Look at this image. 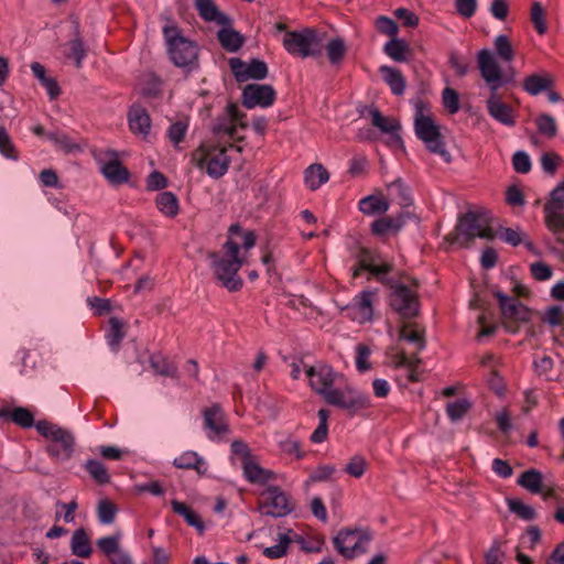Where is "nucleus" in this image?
Masks as SVG:
<instances>
[{"instance_id": "nucleus-1", "label": "nucleus", "mask_w": 564, "mask_h": 564, "mask_svg": "<svg viewBox=\"0 0 564 564\" xmlns=\"http://www.w3.org/2000/svg\"><path fill=\"white\" fill-rule=\"evenodd\" d=\"M254 245L256 236L252 231H245L239 226L232 225L223 246V253H212L209 256L215 278L228 291L235 292L242 286V280L238 272L247 262V254Z\"/></svg>"}, {"instance_id": "nucleus-2", "label": "nucleus", "mask_w": 564, "mask_h": 564, "mask_svg": "<svg viewBox=\"0 0 564 564\" xmlns=\"http://www.w3.org/2000/svg\"><path fill=\"white\" fill-rule=\"evenodd\" d=\"M311 388L330 405L356 412L368 408L370 399L358 389L347 386L344 389L333 388L337 373L325 364H317L306 369Z\"/></svg>"}, {"instance_id": "nucleus-3", "label": "nucleus", "mask_w": 564, "mask_h": 564, "mask_svg": "<svg viewBox=\"0 0 564 564\" xmlns=\"http://www.w3.org/2000/svg\"><path fill=\"white\" fill-rule=\"evenodd\" d=\"M477 64L482 79L490 89V95L486 101L489 116L503 126L513 127L516 124L514 110L503 102L498 95V89L506 85L508 80L494 52L487 48L480 50L477 54Z\"/></svg>"}, {"instance_id": "nucleus-4", "label": "nucleus", "mask_w": 564, "mask_h": 564, "mask_svg": "<svg viewBox=\"0 0 564 564\" xmlns=\"http://www.w3.org/2000/svg\"><path fill=\"white\" fill-rule=\"evenodd\" d=\"M475 238L492 240L495 232L490 226L489 213L485 209L467 212L458 218L453 241L468 247Z\"/></svg>"}, {"instance_id": "nucleus-5", "label": "nucleus", "mask_w": 564, "mask_h": 564, "mask_svg": "<svg viewBox=\"0 0 564 564\" xmlns=\"http://www.w3.org/2000/svg\"><path fill=\"white\" fill-rule=\"evenodd\" d=\"M414 105V128L417 138L425 143L431 152L438 154L444 162H451L452 156L446 150L445 144L442 141L440 129L429 115L426 106L421 100L415 101Z\"/></svg>"}, {"instance_id": "nucleus-6", "label": "nucleus", "mask_w": 564, "mask_h": 564, "mask_svg": "<svg viewBox=\"0 0 564 564\" xmlns=\"http://www.w3.org/2000/svg\"><path fill=\"white\" fill-rule=\"evenodd\" d=\"M35 427L42 436L50 441L46 452L52 458L64 463L72 457L75 440L69 431L47 421H39Z\"/></svg>"}, {"instance_id": "nucleus-7", "label": "nucleus", "mask_w": 564, "mask_h": 564, "mask_svg": "<svg viewBox=\"0 0 564 564\" xmlns=\"http://www.w3.org/2000/svg\"><path fill=\"white\" fill-rule=\"evenodd\" d=\"M284 50L301 58L318 57L322 54L323 39L311 28L299 31H286L282 39Z\"/></svg>"}, {"instance_id": "nucleus-8", "label": "nucleus", "mask_w": 564, "mask_h": 564, "mask_svg": "<svg viewBox=\"0 0 564 564\" xmlns=\"http://www.w3.org/2000/svg\"><path fill=\"white\" fill-rule=\"evenodd\" d=\"M167 52L172 62L178 67L192 65L197 58V46L178 34L175 26L163 29Z\"/></svg>"}, {"instance_id": "nucleus-9", "label": "nucleus", "mask_w": 564, "mask_h": 564, "mask_svg": "<svg viewBox=\"0 0 564 564\" xmlns=\"http://www.w3.org/2000/svg\"><path fill=\"white\" fill-rule=\"evenodd\" d=\"M495 296L500 304L503 327L509 333H518L520 326L530 321V311L517 299L505 295L501 292H496Z\"/></svg>"}, {"instance_id": "nucleus-10", "label": "nucleus", "mask_w": 564, "mask_h": 564, "mask_svg": "<svg viewBox=\"0 0 564 564\" xmlns=\"http://www.w3.org/2000/svg\"><path fill=\"white\" fill-rule=\"evenodd\" d=\"M370 536L361 530H341L334 538L333 543L339 554L346 558H354L367 551Z\"/></svg>"}, {"instance_id": "nucleus-11", "label": "nucleus", "mask_w": 564, "mask_h": 564, "mask_svg": "<svg viewBox=\"0 0 564 564\" xmlns=\"http://www.w3.org/2000/svg\"><path fill=\"white\" fill-rule=\"evenodd\" d=\"M246 115L240 112L235 104H229L223 116L213 124V132L217 135H227L232 140H241V130L247 128Z\"/></svg>"}, {"instance_id": "nucleus-12", "label": "nucleus", "mask_w": 564, "mask_h": 564, "mask_svg": "<svg viewBox=\"0 0 564 564\" xmlns=\"http://www.w3.org/2000/svg\"><path fill=\"white\" fill-rule=\"evenodd\" d=\"M260 512L274 518L284 517L293 510L290 497L276 486L268 487L261 495Z\"/></svg>"}, {"instance_id": "nucleus-13", "label": "nucleus", "mask_w": 564, "mask_h": 564, "mask_svg": "<svg viewBox=\"0 0 564 564\" xmlns=\"http://www.w3.org/2000/svg\"><path fill=\"white\" fill-rule=\"evenodd\" d=\"M390 304L403 318H411L419 313V300L414 289L401 283L392 286Z\"/></svg>"}, {"instance_id": "nucleus-14", "label": "nucleus", "mask_w": 564, "mask_h": 564, "mask_svg": "<svg viewBox=\"0 0 564 564\" xmlns=\"http://www.w3.org/2000/svg\"><path fill=\"white\" fill-rule=\"evenodd\" d=\"M198 155V167L206 169L210 177L217 178L227 172L229 159L225 148H200Z\"/></svg>"}, {"instance_id": "nucleus-15", "label": "nucleus", "mask_w": 564, "mask_h": 564, "mask_svg": "<svg viewBox=\"0 0 564 564\" xmlns=\"http://www.w3.org/2000/svg\"><path fill=\"white\" fill-rule=\"evenodd\" d=\"M276 94L271 85L249 84L242 90V105L248 109L268 108L275 101Z\"/></svg>"}, {"instance_id": "nucleus-16", "label": "nucleus", "mask_w": 564, "mask_h": 564, "mask_svg": "<svg viewBox=\"0 0 564 564\" xmlns=\"http://www.w3.org/2000/svg\"><path fill=\"white\" fill-rule=\"evenodd\" d=\"M364 270L383 281V275L391 271V264L384 261L379 253L364 248L358 254V267L352 271V279L358 278Z\"/></svg>"}, {"instance_id": "nucleus-17", "label": "nucleus", "mask_w": 564, "mask_h": 564, "mask_svg": "<svg viewBox=\"0 0 564 564\" xmlns=\"http://www.w3.org/2000/svg\"><path fill=\"white\" fill-rule=\"evenodd\" d=\"M377 293L373 291H362L356 295L347 305L348 317L360 324L370 322L373 315V302Z\"/></svg>"}, {"instance_id": "nucleus-18", "label": "nucleus", "mask_w": 564, "mask_h": 564, "mask_svg": "<svg viewBox=\"0 0 564 564\" xmlns=\"http://www.w3.org/2000/svg\"><path fill=\"white\" fill-rule=\"evenodd\" d=\"M230 69L238 82H247L249 79H264L268 76V66L263 61L252 59L246 63L240 58H230Z\"/></svg>"}, {"instance_id": "nucleus-19", "label": "nucleus", "mask_w": 564, "mask_h": 564, "mask_svg": "<svg viewBox=\"0 0 564 564\" xmlns=\"http://www.w3.org/2000/svg\"><path fill=\"white\" fill-rule=\"evenodd\" d=\"M369 113L371 116L372 124L382 133L390 135L392 144L397 147L403 145L400 135L401 124L395 118L386 117L376 108L370 109Z\"/></svg>"}, {"instance_id": "nucleus-20", "label": "nucleus", "mask_w": 564, "mask_h": 564, "mask_svg": "<svg viewBox=\"0 0 564 564\" xmlns=\"http://www.w3.org/2000/svg\"><path fill=\"white\" fill-rule=\"evenodd\" d=\"M204 425L205 429L209 431L208 437L210 440L220 436L228 430L227 424L225 423L224 413L218 405H213L212 408L205 410Z\"/></svg>"}, {"instance_id": "nucleus-21", "label": "nucleus", "mask_w": 564, "mask_h": 564, "mask_svg": "<svg viewBox=\"0 0 564 564\" xmlns=\"http://www.w3.org/2000/svg\"><path fill=\"white\" fill-rule=\"evenodd\" d=\"M195 7L202 19L208 22H215L219 25L227 26L230 19L220 12L214 0H195Z\"/></svg>"}, {"instance_id": "nucleus-22", "label": "nucleus", "mask_w": 564, "mask_h": 564, "mask_svg": "<svg viewBox=\"0 0 564 564\" xmlns=\"http://www.w3.org/2000/svg\"><path fill=\"white\" fill-rule=\"evenodd\" d=\"M242 471L245 478L252 484L264 485L274 478V474L269 469L262 468L256 457L245 462Z\"/></svg>"}, {"instance_id": "nucleus-23", "label": "nucleus", "mask_w": 564, "mask_h": 564, "mask_svg": "<svg viewBox=\"0 0 564 564\" xmlns=\"http://www.w3.org/2000/svg\"><path fill=\"white\" fill-rule=\"evenodd\" d=\"M173 465L180 469H194L198 475H205L207 473L205 459L194 451H186L175 457Z\"/></svg>"}, {"instance_id": "nucleus-24", "label": "nucleus", "mask_w": 564, "mask_h": 564, "mask_svg": "<svg viewBox=\"0 0 564 564\" xmlns=\"http://www.w3.org/2000/svg\"><path fill=\"white\" fill-rule=\"evenodd\" d=\"M129 127L133 133L147 135L151 129V119L148 111L140 107H131L129 115Z\"/></svg>"}, {"instance_id": "nucleus-25", "label": "nucleus", "mask_w": 564, "mask_h": 564, "mask_svg": "<svg viewBox=\"0 0 564 564\" xmlns=\"http://www.w3.org/2000/svg\"><path fill=\"white\" fill-rule=\"evenodd\" d=\"M100 171L107 181L111 184H122L128 181L129 172L117 159H110L108 162L99 161Z\"/></svg>"}, {"instance_id": "nucleus-26", "label": "nucleus", "mask_w": 564, "mask_h": 564, "mask_svg": "<svg viewBox=\"0 0 564 564\" xmlns=\"http://www.w3.org/2000/svg\"><path fill=\"white\" fill-rule=\"evenodd\" d=\"M379 73L394 95L400 96L404 93L405 79L399 69L388 65H382L379 68Z\"/></svg>"}, {"instance_id": "nucleus-27", "label": "nucleus", "mask_w": 564, "mask_h": 564, "mask_svg": "<svg viewBox=\"0 0 564 564\" xmlns=\"http://www.w3.org/2000/svg\"><path fill=\"white\" fill-rule=\"evenodd\" d=\"M552 85L553 78L549 74H532L523 82L524 90L532 96H536L542 91L549 90Z\"/></svg>"}, {"instance_id": "nucleus-28", "label": "nucleus", "mask_w": 564, "mask_h": 564, "mask_svg": "<svg viewBox=\"0 0 564 564\" xmlns=\"http://www.w3.org/2000/svg\"><path fill=\"white\" fill-rule=\"evenodd\" d=\"M399 338L413 345L419 354L424 350L426 343L424 339V330L416 325L405 324L401 327Z\"/></svg>"}, {"instance_id": "nucleus-29", "label": "nucleus", "mask_w": 564, "mask_h": 564, "mask_svg": "<svg viewBox=\"0 0 564 564\" xmlns=\"http://www.w3.org/2000/svg\"><path fill=\"white\" fill-rule=\"evenodd\" d=\"M410 51L409 44L397 36L390 39L383 46L386 55L399 63L408 61Z\"/></svg>"}, {"instance_id": "nucleus-30", "label": "nucleus", "mask_w": 564, "mask_h": 564, "mask_svg": "<svg viewBox=\"0 0 564 564\" xmlns=\"http://www.w3.org/2000/svg\"><path fill=\"white\" fill-rule=\"evenodd\" d=\"M404 216L399 215L397 217H383L375 220L371 225L372 231L376 235H386L391 232H398L404 226Z\"/></svg>"}, {"instance_id": "nucleus-31", "label": "nucleus", "mask_w": 564, "mask_h": 564, "mask_svg": "<svg viewBox=\"0 0 564 564\" xmlns=\"http://www.w3.org/2000/svg\"><path fill=\"white\" fill-rule=\"evenodd\" d=\"M545 225L554 235L562 237L564 235V213L563 209H555L552 205L544 206Z\"/></svg>"}, {"instance_id": "nucleus-32", "label": "nucleus", "mask_w": 564, "mask_h": 564, "mask_svg": "<svg viewBox=\"0 0 564 564\" xmlns=\"http://www.w3.org/2000/svg\"><path fill=\"white\" fill-rule=\"evenodd\" d=\"M217 37L221 46L228 52H236L243 44L242 35L231 28L220 29L217 33Z\"/></svg>"}, {"instance_id": "nucleus-33", "label": "nucleus", "mask_w": 564, "mask_h": 564, "mask_svg": "<svg viewBox=\"0 0 564 564\" xmlns=\"http://www.w3.org/2000/svg\"><path fill=\"white\" fill-rule=\"evenodd\" d=\"M72 553L79 557H89L91 554V546L89 538L84 529H77L72 535L70 540Z\"/></svg>"}, {"instance_id": "nucleus-34", "label": "nucleus", "mask_w": 564, "mask_h": 564, "mask_svg": "<svg viewBox=\"0 0 564 564\" xmlns=\"http://www.w3.org/2000/svg\"><path fill=\"white\" fill-rule=\"evenodd\" d=\"M328 178L329 174L322 164H312L305 171V184L312 191L317 189Z\"/></svg>"}, {"instance_id": "nucleus-35", "label": "nucleus", "mask_w": 564, "mask_h": 564, "mask_svg": "<svg viewBox=\"0 0 564 564\" xmlns=\"http://www.w3.org/2000/svg\"><path fill=\"white\" fill-rule=\"evenodd\" d=\"M158 209L167 217L178 214V199L172 192H161L155 198Z\"/></svg>"}, {"instance_id": "nucleus-36", "label": "nucleus", "mask_w": 564, "mask_h": 564, "mask_svg": "<svg viewBox=\"0 0 564 564\" xmlns=\"http://www.w3.org/2000/svg\"><path fill=\"white\" fill-rule=\"evenodd\" d=\"M124 336V323L118 317H111L109 319V329L106 333V339L113 351L119 349L120 343Z\"/></svg>"}, {"instance_id": "nucleus-37", "label": "nucleus", "mask_w": 564, "mask_h": 564, "mask_svg": "<svg viewBox=\"0 0 564 564\" xmlns=\"http://www.w3.org/2000/svg\"><path fill=\"white\" fill-rule=\"evenodd\" d=\"M171 506L173 511L183 517L188 525L197 529L199 532L204 531L205 527L203 521L200 520L199 516L189 507L177 500H172Z\"/></svg>"}, {"instance_id": "nucleus-38", "label": "nucleus", "mask_w": 564, "mask_h": 564, "mask_svg": "<svg viewBox=\"0 0 564 564\" xmlns=\"http://www.w3.org/2000/svg\"><path fill=\"white\" fill-rule=\"evenodd\" d=\"M359 209L365 215L382 214L389 209V203L382 197L370 195L359 202Z\"/></svg>"}, {"instance_id": "nucleus-39", "label": "nucleus", "mask_w": 564, "mask_h": 564, "mask_svg": "<svg viewBox=\"0 0 564 564\" xmlns=\"http://www.w3.org/2000/svg\"><path fill=\"white\" fill-rule=\"evenodd\" d=\"M542 484V474L536 469L525 470L518 478V485L532 494L541 492Z\"/></svg>"}, {"instance_id": "nucleus-40", "label": "nucleus", "mask_w": 564, "mask_h": 564, "mask_svg": "<svg viewBox=\"0 0 564 564\" xmlns=\"http://www.w3.org/2000/svg\"><path fill=\"white\" fill-rule=\"evenodd\" d=\"M121 533L117 532L116 534L98 539L96 544L100 552L110 560L112 555L117 554L121 550Z\"/></svg>"}, {"instance_id": "nucleus-41", "label": "nucleus", "mask_w": 564, "mask_h": 564, "mask_svg": "<svg viewBox=\"0 0 564 564\" xmlns=\"http://www.w3.org/2000/svg\"><path fill=\"white\" fill-rule=\"evenodd\" d=\"M494 46L496 54L501 61L506 63H511L513 61L516 52L508 36L503 34L497 35L494 40Z\"/></svg>"}, {"instance_id": "nucleus-42", "label": "nucleus", "mask_w": 564, "mask_h": 564, "mask_svg": "<svg viewBox=\"0 0 564 564\" xmlns=\"http://www.w3.org/2000/svg\"><path fill=\"white\" fill-rule=\"evenodd\" d=\"M84 468L90 475V477L99 485L108 484L110 476L107 471L106 466L97 459H88Z\"/></svg>"}, {"instance_id": "nucleus-43", "label": "nucleus", "mask_w": 564, "mask_h": 564, "mask_svg": "<svg viewBox=\"0 0 564 564\" xmlns=\"http://www.w3.org/2000/svg\"><path fill=\"white\" fill-rule=\"evenodd\" d=\"M388 193L392 199L398 200L401 206L411 204V195L408 187L401 180H395L388 185Z\"/></svg>"}, {"instance_id": "nucleus-44", "label": "nucleus", "mask_w": 564, "mask_h": 564, "mask_svg": "<svg viewBox=\"0 0 564 564\" xmlns=\"http://www.w3.org/2000/svg\"><path fill=\"white\" fill-rule=\"evenodd\" d=\"M329 62L333 65L339 64L346 54V45L343 39L333 37L325 46Z\"/></svg>"}, {"instance_id": "nucleus-45", "label": "nucleus", "mask_w": 564, "mask_h": 564, "mask_svg": "<svg viewBox=\"0 0 564 564\" xmlns=\"http://www.w3.org/2000/svg\"><path fill=\"white\" fill-rule=\"evenodd\" d=\"M96 511L101 524H111L116 519L118 509L109 499H101L98 501Z\"/></svg>"}, {"instance_id": "nucleus-46", "label": "nucleus", "mask_w": 564, "mask_h": 564, "mask_svg": "<svg viewBox=\"0 0 564 564\" xmlns=\"http://www.w3.org/2000/svg\"><path fill=\"white\" fill-rule=\"evenodd\" d=\"M500 237L505 242H507L511 246H518L521 242H523L524 246L527 247V249H529V250L534 249L533 243L531 241L524 239L525 235L519 228H516V229L514 228H503L501 230Z\"/></svg>"}, {"instance_id": "nucleus-47", "label": "nucleus", "mask_w": 564, "mask_h": 564, "mask_svg": "<svg viewBox=\"0 0 564 564\" xmlns=\"http://www.w3.org/2000/svg\"><path fill=\"white\" fill-rule=\"evenodd\" d=\"M508 507L511 512L516 513L519 518L523 520L530 521L536 518L535 509L532 506L522 502L521 500H508Z\"/></svg>"}, {"instance_id": "nucleus-48", "label": "nucleus", "mask_w": 564, "mask_h": 564, "mask_svg": "<svg viewBox=\"0 0 564 564\" xmlns=\"http://www.w3.org/2000/svg\"><path fill=\"white\" fill-rule=\"evenodd\" d=\"M545 15L543 6L540 2H534L531 8V21L540 35L545 34L547 31Z\"/></svg>"}, {"instance_id": "nucleus-49", "label": "nucleus", "mask_w": 564, "mask_h": 564, "mask_svg": "<svg viewBox=\"0 0 564 564\" xmlns=\"http://www.w3.org/2000/svg\"><path fill=\"white\" fill-rule=\"evenodd\" d=\"M291 539L288 533L279 534V543L263 550V554L269 558H280L286 554Z\"/></svg>"}, {"instance_id": "nucleus-50", "label": "nucleus", "mask_w": 564, "mask_h": 564, "mask_svg": "<svg viewBox=\"0 0 564 564\" xmlns=\"http://www.w3.org/2000/svg\"><path fill=\"white\" fill-rule=\"evenodd\" d=\"M540 133L547 138H553L557 133V124L555 119L546 113L540 115L535 120Z\"/></svg>"}, {"instance_id": "nucleus-51", "label": "nucleus", "mask_w": 564, "mask_h": 564, "mask_svg": "<svg viewBox=\"0 0 564 564\" xmlns=\"http://www.w3.org/2000/svg\"><path fill=\"white\" fill-rule=\"evenodd\" d=\"M279 448L284 453L289 455H294L297 459H301L304 457V452L301 448V443L293 438V437H284L279 441L278 443Z\"/></svg>"}, {"instance_id": "nucleus-52", "label": "nucleus", "mask_w": 564, "mask_h": 564, "mask_svg": "<svg viewBox=\"0 0 564 564\" xmlns=\"http://www.w3.org/2000/svg\"><path fill=\"white\" fill-rule=\"evenodd\" d=\"M47 139L53 142L58 149L65 152H72L76 150L77 144L69 139L68 135L62 132H50L46 134Z\"/></svg>"}, {"instance_id": "nucleus-53", "label": "nucleus", "mask_w": 564, "mask_h": 564, "mask_svg": "<svg viewBox=\"0 0 564 564\" xmlns=\"http://www.w3.org/2000/svg\"><path fill=\"white\" fill-rule=\"evenodd\" d=\"M11 420L21 427L29 429L34 425L33 414L25 408H15L11 412Z\"/></svg>"}, {"instance_id": "nucleus-54", "label": "nucleus", "mask_w": 564, "mask_h": 564, "mask_svg": "<svg viewBox=\"0 0 564 564\" xmlns=\"http://www.w3.org/2000/svg\"><path fill=\"white\" fill-rule=\"evenodd\" d=\"M187 128H188V123L186 120H178V121L172 123L167 130V137H169L170 141L174 145H177L180 142L183 141V139L186 134Z\"/></svg>"}, {"instance_id": "nucleus-55", "label": "nucleus", "mask_w": 564, "mask_h": 564, "mask_svg": "<svg viewBox=\"0 0 564 564\" xmlns=\"http://www.w3.org/2000/svg\"><path fill=\"white\" fill-rule=\"evenodd\" d=\"M0 153L11 160H17L18 154L7 130L0 126Z\"/></svg>"}, {"instance_id": "nucleus-56", "label": "nucleus", "mask_w": 564, "mask_h": 564, "mask_svg": "<svg viewBox=\"0 0 564 564\" xmlns=\"http://www.w3.org/2000/svg\"><path fill=\"white\" fill-rule=\"evenodd\" d=\"M375 25L380 33L389 35L391 39L395 37L399 31L398 24L386 15L378 17Z\"/></svg>"}, {"instance_id": "nucleus-57", "label": "nucleus", "mask_w": 564, "mask_h": 564, "mask_svg": "<svg viewBox=\"0 0 564 564\" xmlns=\"http://www.w3.org/2000/svg\"><path fill=\"white\" fill-rule=\"evenodd\" d=\"M470 404L467 400H458L447 405V414L452 421L460 420L468 411Z\"/></svg>"}, {"instance_id": "nucleus-58", "label": "nucleus", "mask_w": 564, "mask_h": 564, "mask_svg": "<svg viewBox=\"0 0 564 564\" xmlns=\"http://www.w3.org/2000/svg\"><path fill=\"white\" fill-rule=\"evenodd\" d=\"M534 369L539 376H543L546 379H552L550 373L554 367V362L549 356L535 357L533 361Z\"/></svg>"}, {"instance_id": "nucleus-59", "label": "nucleus", "mask_w": 564, "mask_h": 564, "mask_svg": "<svg viewBox=\"0 0 564 564\" xmlns=\"http://www.w3.org/2000/svg\"><path fill=\"white\" fill-rule=\"evenodd\" d=\"M86 56V50L84 47V43L79 37L74 39L69 43V53L68 57L75 61L76 67H80L83 59Z\"/></svg>"}, {"instance_id": "nucleus-60", "label": "nucleus", "mask_w": 564, "mask_h": 564, "mask_svg": "<svg viewBox=\"0 0 564 564\" xmlns=\"http://www.w3.org/2000/svg\"><path fill=\"white\" fill-rule=\"evenodd\" d=\"M366 460L361 456H354L346 465L345 471L355 478H360L366 470Z\"/></svg>"}, {"instance_id": "nucleus-61", "label": "nucleus", "mask_w": 564, "mask_h": 564, "mask_svg": "<svg viewBox=\"0 0 564 564\" xmlns=\"http://www.w3.org/2000/svg\"><path fill=\"white\" fill-rule=\"evenodd\" d=\"M356 367L360 372H365L370 369V364L368 361L369 356L371 354L368 346L365 344H359L356 347Z\"/></svg>"}, {"instance_id": "nucleus-62", "label": "nucleus", "mask_w": 564, "mask_h": 564, "mask_svg": "<svg viewBox=\"0 0 564 564\" xmlns=\"http://www.w3.org/2000/svg\"><path fill=\"white\" fill-rule=\"evenodd\" d=\"M530 271L532 276L538 281H547L553 274L552 268L542 261L531 263Z\"/></svg>"}, {"instance_id": "nucleus-63", "label": "nucleus", "mask_w": 564, "mask_h": 564, "mask_svg": "<svg viewBox=\"0 0 564 564\" xmlns=\"http://www.w3.org/2000/svg\"><path fill=\"white\" fill-rule=\"evenodd\" d=\"M443 105L449 113H456L459 109V97L458 94L452 88H445L443 90Z\"/></svg>"}, {"instance_id": "nucleus-64", "label": "nucleus", "mask_w": 564, "mask_h": 564, "mask_svg": "<svg viewBox=\"0 0 564 564\" xmlns=\"http://www.w3.org/2000/svg\"><path fill=\"white\" fill-rule=\"evenodd\" d=\"M513 169L518 173H528L531 170V160L527 152L517 151L512 158Z\"/></svg>"}]
</instances>
